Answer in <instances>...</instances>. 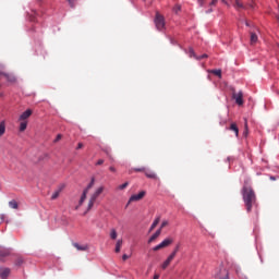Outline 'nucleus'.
Instances as JSON below:
<instances>
[{"mask_svg": "<svg viewBox=\"0 0 279 279\" xmlns=\"http://www.w3.org/2000/svg\"><path fill=\"white\" fill-rule=\"evenodd\" d=\"M242 197L246 211L252 213V208H254V205L256 204V193L254 192V189L245 184L242 187Z\"/></svg>", "mask_w": 279, "mask_h": 279, "instance_id": "1", "label": "nucleus"}, {"mask_svg": "<svg viewBox=\"0 0 279 279\" xmlns=\"http://www.w3.org/2000/svg\"><path fill=\"white\" fill-rule=\"evenodd\" d=\"M106 191V187L104 185L99 186L95 190V192L90 195L88 205H87V213L88 210H93V206H95V202L99 198V195Z\"/></svg>", "mask_w": 279, "mask_h": 279, "instance_id": "2", "label": "nucleus"}, {"mask_svg": "<svg viewBox=\"0 0 279 279\" xmlns=\"http://www.w3.org/2000/svg\"><path fill=\"white\" fill-rule=\"evenodd\" d=\"M5 68L0 64V77H5L7 82H9V84H16V75L12 74V73H5Z\"/></svg>", "mask_w": 279, "mask_h": 279, "instance_id": "3", "label": "nucleus"}, {"mask_svg": "<svg viewBox=\"0 0 279 279\" xmlns=\"http://www.w3.org/2000/svg\"><path fill=\"white\" fill-rule=\"evenodd\" d=\"M93 186H95V178H92L89 184L87 185V187L83 191V194L80 198L78 202V206L75 207V210H77L80 208V206H82V204H84V202H86V195H88V191L89 189H92Z\"/></svg>", "mask_w": 279, "mask_h": 279, "instance_id": "4", "label": "nucleus"}, {"mask_svg": "<svg viewBox=\"0 0 279 279\" xmlns=\"http://www.w3.org/2000/svg\"><path fill=\"white\" fill-rule=\"evenodd\" d=\"M154 22L158 32H162V29H165V16H162V14L157 12Z\"/></svg>", "mask_w": 279, "mask_h": 279, "instance_id": "5", "label": "nucleus"}, {"mask_svg": "<svg viewBox=\"0 0 279 279\" xmlns=\"http://www.w3.org/2000/svg\"><path fill=\"white\" fill-rule=\"evenodd\" d=\"M173 244V238H166L161 243L153 247V252H158L160 250H165V247H169V245Z\"/></svg>", "mask_w": 279, "mask_h": 279, "instance_id": "6", "label": "nucleus"}, {"mask_svg": "<svg viewBox=\"0 0 279 279\" xmlns=\"http://www.w3.org/2000/svg\"><path fill=\"white\" fill-rule=\"evenodd\" d=\"M225 5H232L235 10H245V5L241 0H221Z\"/></svg>", "mask_w": 279, "mask_h": 279, "instance_id": "7", "label": "nucleus"}, {"mask_svg": "<svg viewBox=\"0 0 279 279\" xmlns=\"http://www.w3.org/2000/svg\"><path fill=\"white\" fill-rule=\"evenodd\" d=\"M232 97H233V99H235V104H238V106H243V92L242 90L236 93V90L232 89Z\"/></svg>", "mask_w": 279, "mask_h": 279, "instance_id": "8", "label": "nucleus"}, {"mask_svg": "<svg viewBox=\"0 0 279 279\" xmlns=\"http://www.w3.org/2000/svg\"><path fill=\"white\" fill-rule=\"evenodd\" d=\"M143 197H145V191H142L138 194L132 195L129 199V204H131V202H141Z\"/></svg>", "mask_w": 279, "mask_h": 279, "instance_id": "9", "label": "nucleus"}, {"mask_svg": "<svg viewBox=\"0 0 279 279\" xmlns=\"http://www.w3.org/2000/svg\"><path fill=\"white\" fill-rule=\"evenodd\" d=\"M33 113L34 111H32V109H27L20 116L19 121H27V119H29V117H32Z\"/></svg>", "mask_w": 279, "mask_h": 279, "instance_id": "10", "label": "nucleus"}, {"mask_svg": "<svg viewBox=\"0 0 279 279\" xmlns=\"http://www.w3.org/2000/svg\"><path fill=\"white\" fill-rule=\"evenodd\" d=\"M217 276L220 279H230L229 278L230 274L228 272V269H226L225 267L220 268L219 274H217Z\"/></svg>", "mask_w": 279, "mask_h": 279, "instance_id": "11", "label": "nucleus"}, {"mask_svg": "<svg viewBox=\"0 0 279 279\" xmlns=\"http://www.w3.org/2000/svg\"><path fill=\"white\" fill-rule=\"evenodd\" d=\"M10 274H11L10 268H0V278L1 279H8Z\"/></svg>", "mask_w": 279, "mask_h": 279, "instance_id": "12", "label": "nucleus"}, {"mask_svg": "<svg viewBox=\"0 0 279 279\" xmlns=\"http://www.w3.org/2000/svg\"><path fill=\"white\" fill-rule=\"evenodd\" d=\"M158 223H160V216H157L155 218V220L153 221V223L149 228V232H154V230H156V227L158 226Z\"/></svg>", "mask_w": 279, "mask_h": 279, "instance_id": "13", "label": "nucleus"}, {"mask_svg": "<svg viewBox=\"0 0 279 279\" xmlns=\"http://www.w3.org/2000/svg\"><path fill=\"white\" fill-rule=\"evenodd\" d=\"M160 234H162V231L160 229H158L149 239H148V243H154V241L156 239H158V236H160Z\"/></svg>", "mask_w": 279, "mask_h": 279, "instance_id": "14", "label": "nucleus"}, {"mask_svg": "<svg viewBox=\"0 0 279 279\" xmlns=\"http://www.w3.org/2000/svg\"><path fill=\"white\" fill-rule=\"evenodd\" d=\"M10 248H0V260H3L5 256H10Z\"/></svg>", "mask_w": 279, "mask_h": 279, "instance_id": "15", "label": "nucleus"}, {"mask_svg": "<svg viewBox=\"0 0 279 279\" xmlns=\"http://www.w3.org/2000/svg\"><path fill=\"white\" fill-rule=\"evenodd\" d=\"M172 262L173 257L169 255L168 258L162 263L161 269H167V267H169V265H171Z\"/></svg>", "mask_w": 279, "mask_h": 279, "instance_id": "16", "label": "nucleus"}, {"mask_svg": "<svg viewBox=\"0 0 279 279\" xmlns=\"http://www.w3.org/2000/svg\"><path fill=\"white\" fill-rule=\"evenodd\" d=\"M73 247L78 252H86L88 250V245H80L78 243H73Z\"/></svg>", "mask_w": 279, "mask_h": 279, "instance_id": "17", "label": "nucleus"}, {"mask_svg": "<svg viewBox=\"0 0 279 279\" xmlns=\"http://www.w3.org/2000/svg\"><path fill=\"white\" fill-rule=\"evenodd\" d=\"M250 34H251V39H250L251 45H256V43H258V35H256V33L254 32H250Z\"/></svg>", "mask_w": 279, "mask_h": 279, "instance_id": "18", "label": "nucleus"}, {"mask_svg": "<svg viewBox=\"0 0 279 279\" xmlns=\"http://www.w3.org/2000/svg\"><path fill=\"white\" fill-rule=\"evenodd\" d=\"M229 130H231V132H234L235 136H239V126H236V123H231Z\"/></svg>", "mask_w": 279, "mask_h": 279, "instance_id": "19", "label": "nucleus"}, {"mask_svg": "<svg viewBox=\"0 0 279 279\" xmlns=\"http://www.w3.org/2000/svg\"><path fill=\"white\" fill-rule=\"evenodd\" d=\"M144 173H145L146 178H149L150 180H156V172L145 170Z\"/></svg>", "mask_w": 279, "mask_h": 279, "instance_id": "20", "label": "nucleus"}, {"mask_svg": "<svg viewBox=\"0 0 279 279\" xmlns=\"http://www.w3.org/2000/svg\"><path fill=\"white\" fill-rule=\"evenodd\" d=\"M179 252H180V244H177L175 247L173 248L172 253L170 254V256L172 258H175V256H178Z\"/></svg>", "mask_w": 279, "mask_h": 279, "instance_id": "21", "label": "nucleus"}, {"mask_svg": "<svg viewBox=\"0 0 279 279\" xmlns=\"http://www.w3.org/2000/svg\"><path fill=\"white\" fill-rule=\"evenodd\" d=\"M27 130V121H20V132H25Z\"/></svg>", "mask_w": 279, "mask_h": 279, "instance_id": "22", "label": "nucleus"}, {"mask_svg": "<svg viewBox=\"0 0 279 279\" xmlns=\"http://www.w3.org/2000/svg\"><path fill=\"white\" fill-rule=\"evenodd\" d=\"M5 134V121L0 122V138Z\"/></svg>", "mask_w": 279, "mask_h": 279, "instance_id": "23", "label": "nucleus"}, {"mask_svg": "<svg viewBox=\"0 0 279 279\" xmlns=\"http://www.w3.org/2000/svg\"><path fill=\"white\" fill-rule=\"evenodd\" d=\"M208 73H211V75H216L217 77L221 78V70H209Z\"/></svg>", "mask_w": 279, "mask_h": 279, "instance_id": "24", "label": "nucleus"}, {"mask_svg": "<svg viewBox=\"0 0 279 279\" xmlns=\"http://www.w3.org/2000/svg\"><path fill=\"white\" fill-rule=\"evenodd\" d=\"M121 245H123V240H118L116 243V253L119 254L121 252Z\"/></svg>", "mask_w": 279, "mask_h": 279, "instance_id": "25", "label": "nucleus"}, {"mask_svg": "<svg viewBox=\"0 0 279 279\" xmlns=\"http://www.w3.org/2000/svg\"><path fill=\"white\" fill-rule=\"evenodd\" d=\"M60 193H62V189L57 190V191L51 195V199H58V197H60Z\"/></svg>", "mask_w": 279, "mask_h": 279, "instance_id": "26", "label": "nucleus"}, {"mask_svg": "<svg viewBox=\"0 0 279 279\" xmlns=\"http://www.w3.org/2000/svg\"><path fill=\"white\" fill-rule=\"evenodd\" d=\"M9 206L10 208H13L14 210H16L19 208V203H16V201H11L9 202Z\"/></svg>", "mask_w": 279, "mask_h": 279, "instance_id": "27", "label": "nucleus"}, {"mask_svg": "<svg viewBox=\"0 0 279 279\" xmlns=\"http://www.w3.org/2000/svg\"><path fill=\"white\" fill-rule=\"evenodd\" d=\"M169 226V220H162L159 230L162 232L163 228H167Z\"/></svg>", "mask_w": 279, "mask_h": 279, "instance_id": "28", "label": "nucleus"}, {"mask_svg": "<svg viewBox=\"0 0 279 279\" xmlns=\"http://www.w3.org/2000/svg\"><path fill=\"white\" fill-rule=\"evenodd\" d=\"M117 230L116 229H111V232H110V239H112L113 241L117 240Z\"/></svg>", "mask_w": 279, "mask_h": 279, "instance_id": "29", "label": "nucleus"}, {"mask_svg": "<svg viewBox=\"0 0 279 279\" xmlns=\"http://www.w3.org/2000/svg\"><path fill=\"white\" fill-rule=\"evenodd\" d=\"M128 186H130V183H129V182H125V183L119 185V186H118V190H119V191H123L124 189H128Z\"/></svg>", "mask_w": 279, "mask_h": 279, "instance_id": "30", "label": "nucleus"}, {"mask_svg": "<svg viewBox=\"0 0 279 279\" xmlns=\"http://www.w3.org/2000/svg\"><path fill=\"white\" fill-rule=\"evenodd\" d=\"M23 263H24L23 257H17L15 260L16 267H21V265H23Z\"/></svg>", "mask_w": 279, "mask_h": 279, "instance_id": "31", "label": "nucleus"}, {"mask_svg": "<svg viewBox=\"0 0 279 279\" xmlns=\"http://www.w3.org/2000/svg\"><path fill=\"white\" fill-rule=\"evenodd\" d=\"M132 171L140 172V173H145V167L134 168Z\"/></svg>", "mask_w": 279, "mask_h": 279, "instance_id": "32", "label": "nucleus"}, {"mask_svg": "<svg viewBox=\"0 0 279 279\" xmlns=\"http://www.w3.org/2000/svg\"><path fill=\"white\" fill-rule=\"evenodd\" d=\"M59 141H62V134H58L53 143H58Z\"/></svg>", "mask_w": 279, "mask_h": 279, "instance_id": "33", "label": "nucleus"}, {"mask_svg": "<svg viewBox=\"0 0 279 279\" xmlns=\"http://www.w3.org/2000/svg\"><path fill=\"white\" fill-rule=\"evenodd\" d=\"M190 56L191 58H196L197 60V56H195V51L193 49H190Z\"/></svg>", "mask_w": 279, "mask_h": 279, "instance_id": "34", "label": "nucleus"}, {"mask_svg": "<svg viewBox=\"0 0 279 279\" xmlns=\"http://www.w3.org/2000/svg\"><path fill=\"white\" fill-rule=\"evenodd\" d=\"M66 1L70 3L71 8H74L76 0H66Z\"/></svg>", "mask_w": 279, "mask_h": 279, "instance_id": "35", "label": "nucleus"}, {"mask_svg": "<svg viewBox=\"0 0 279 279\" xmlns=\"http://www.w3.org/2000/svg\"><path fill=\"white\" fill-rule=\"evenodd\" d=\"M181 9H182V8H181L180 5H175L174 9H173V11H174L175 13H178V12H180Z\"/></svg>", "mask_w": 279, "mask_h": 279, "instance_id": "36", "label": "nucleus"}, {"mask_svg": "<svg viewBox=\"0 0 279 279\" xmlns=\"http://www.w3.org/2000/svg\"><path fill=\"white\" fill-rule=\"evenodd\" d=\"M219 0H211V2L209 3V5L210 7H213V5H217V2H218Z\"/></svg>", "mask_w": 279, "mask_h": 279, "instance_id": "37", "label": "nucleus"}, {"mask_svg": "<svg viewBox=\"0 0 279 279\" xmlns=\"http://www.w3.org/2000/svg\"><path fill=\"white\" fill-rule=\"evenodd\" d=\"M204 58H208V54H203V56H201V57H197L196 60H202V59H204Z\"/></svg>", "mask_w": 279, "mask_h": 279, "instance_id": "38", "label": "nucleus"}, {"mask_svg": "<svg viewBox=\"0 0 279 279\" xmlns=\"http://www.w3.org/2000/svg\"><path fill=\"white\" fill-rule=\"evenodd\" d=\"M84 147L83 143H78L76 149H82Z\"/></svg>", "mask_w": 279, "mask_h": 279, "instance_id": "39", "label": "nucleus"}, {"mask_svg": "<svg viewBox=\"0 0 279 279\" xmlns=\"http://www.w3.org/2000/svg\"><path fill=\"white\" fill-rule=\"evenodd\" d=\"M97 166H101L104 165V159H99L97 162H96Z\"/></svg>", "mask_w": 279, "mask_h": 279, "instance_id": "40", "label": "nucleus"}, {"mask_svg": "<svg viewBox=\"0 0 279 279\" xmlns=\"http://www.w3.org/2000/svg\"><path fill=\"white\" fill-rule=\"evenodd\" d=\"M109 171H112V173H116L117 172V168L116 167H110Z\"/></svg>", "mask_w": 279, "mask_h": 279, "instance_id": "41", "label": "nucleus"}, {"mask_svg": "<svg viewBox=\"0 0 279 279\" xmlns=\"http://www.w3.org/2000/svg\"><path fill=\"white\" fill-rule=\"evenodd\" d=\"M128 258H130V255H128V254H124V255L122 256V260H128Z\"/></svg>", "mask_w": 279, "mask_h": 279, "instance_id": "42", "label": "nucleus"}, {"mask_svg": "<svg viewBox=\"0 0 279 279\" xmlns=\"http://www.w3.org/2000/svg\"><path fill=\"white\" fill-rule=\"evenodd\" d=\"M204 1H205V0H198V3H199V5H201V8L204 7Z\"/></svg>", "mask_w": 279, "mask_h": 279, "instance_id": "43", "label": "nucleus"}, {"mask_svg": "<svg viewBox=\"0 0 279 279\" xmlns=\"http://www.w3.org/2000/svg\"><path fill=\"white\" fill-rule=\"evenodd\" d=\"M246 27H251L252 24H250L247 21L245 22Z\"/></svg>", "mask_w": 279, "mask_h": 279, "instance_id": "44", "label": "nucleus"}, {"mask_svg": "<svg viewBox=\"0 0 279 279\" xmlns=\"http://www.w3.org/2000/svg\"><path fill=\"white\" fill-rule=\"evenodd\" d=\"M160 275H155L153 279H159Z\"/></svg>", "mask_w": 279, "mask_h": 279, "instance_id": "45", "label": "nucleus"}, {"mask_svg": "<svg viewBox=\"0 0 279 279\" xmlns=\"http://www.w3.org/2000/svg\"><path fill=\"white\" fill-rule=\"evenodd\" d=\"M105 153H106L107 156H109V158H110V151H109V150H105Z\"/></svg>", "mask_w": 279, "mask_h": 279, "instance_id": "46", "label": "nucleus"}, {"mask_svg": "<svg viewBox=\"0 0 279 279\" xmlns=\"http://www.w3.org/2000/svg\"><path fill=\"white\" fill-rule=\"evenodd\" d=\"M210 12H213V9H209L208 11H206L207 14H210Z\"/></svg>", "mask_w": 279, "mask_h": 279, "instance_id": "47", "label": "nucleus"}, {"mask_svg": "<svg viewBox=\"0 0 279 279\" xmlns=\"http://www.w3.org/2000/svg\"><path fill=\"white\" fill-rule=\"evenodd\" d=\"M245 130H247V120H245Z\"/></svg>", "mask_w": 279, "mask_h": 279, "instance_id": "48", "label": "nucleus"}, {"mask_svg": "<svg viewBox=\"0 0 279 279\" xmlns=\"http://www.w3.org/2000/svg\"><path fill=\"white\" fill-rule=\"evenodd\" d=\"M248 8H254V4L250 3V4H248Z\"/></svg>", "mask_w": 279, "mask_h": 279, "instance_id": "49", "label": "nucleus"}, {"mask_svg": "<svg viewBox=\"0 0 279 279\" xmlns=\"http://www.w3.org/2000/svg\"><path fill=\"white\" fill-rule=\"evenodd\" d=\"M270 179L276 180V177H271Z\"/></svg>", "mask_w": 279, "mask_h": 279, "instance_id": "50", "label": "nucleus"}]
</instances>
